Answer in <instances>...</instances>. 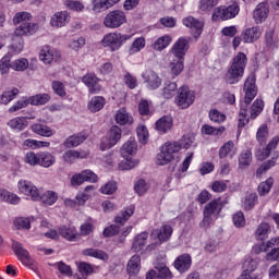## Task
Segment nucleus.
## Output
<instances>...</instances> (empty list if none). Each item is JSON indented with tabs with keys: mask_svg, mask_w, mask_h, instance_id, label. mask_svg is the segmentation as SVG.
Listing matches in <instances>:
<instances>
[{
	"mask_svg": "<svg viewBox=\"0 0 279 279\" xmlns=\"http://www.w3.org/2000/svg\"><path fill=\"white\" fill-rule=\"evenodd\" d=\"M195 143L194 135H184L180 142H167L160 147V151L156 156V165L165 167L169 162L175 160V154H180L183 149H189Z\"/></svg>",
	"mask_w": 279,
	"mask_h": 279,
	"instance_id": "1",
	"label": "nucleus"
},
{
	"mask_svg": "<svg viewBox=\"0 0 279 279\" xmlns=\"http://www.w3.org/2000/svg\"><path fill=\"white\" fill-rule=\"evenodd\" d=\"M247 64V56L243 52H239L231 63L229 70L225 75V80L227 84H239L241 82V77L245 73V66Z\"/></svg>",
	"mask_w": 279,
	"mask_h": 279,
	"instance_id": "2",
	"label": "nucleus"
},
{
	"mask_svg": "<svg viewBox=\"0 0 279 279\" xmlns=\"http://www.w3.org/2000/svg\"><path fill=\"white\" fill-rule=\"evenodd\" d=\"M38 32V25L32 22H23L17 26L13 33L12 49L15 53H21L23 51L24 41L23 36H34Z\"/></svg>",
	"mask_w": 279,
	"mask_h": 279,
	"instance_id": "3",
	"label": "nucleus"
},
{
	"mask_svg": "<svg viewBox=\"0 0 279 279\" xmlns=\"http://www.w3.org/2000/svg\"><path fill=\"white\" fill-rule=\"evenodd\" d=\"M228 204L227 201L221 199V197L214 198L207 205H205L203 209V221L201 223L202 228H208L210 223H213L214 219H218L219 215H221V210H223V206Z\"/></svg>",
	"mask_w": 279,
	"mask_h": 279,
	"instance_id": "4",
	"label": "nucleus"
},
{
	"mask_svg": "<svg viewBox=\"0 0 279 279\" xmlns=\"http://www.w3.org/2000/svg\"><path fill=\"white\" fill-rule=\"evenodd\" d=\"M137 145L136 141L134 140H129L121 148V156L124 158L119 165V169L121 171H128L130 169H134L136 165H138V161L134 160L130 156H134L136 154Z\"/></svg>",
	"mask_w": 279,
	"mask_h": 279,
	"instance_id": "5",
	"label": "nucleus"
},
{
	"mask_svg": "<svg viewBox=\"0 0 279 279\" xmlns=\"http://www.w3.org/2000/svg\"><path fill=\"white\" fill-rule=\"evenodd\" d=\"M132 39V35L121 33H108L101 39L102 47H107L110 51H119L124 43Z\"/></svg>",
	"mask_w": 279,
	"mask_h": 279,
	"instance_id": "6",
	"label": "nucleus"
},
{
	"mask_svg": "<svg viewBox=\"0 0 279 279\" xmlns=\"http://www.w3.org/2000/svg\"><path fill=\"white\" fill-rule=\"evenodd\" d=\"M125 23H128V15L119 9L110 11L104 19V25L108 29H119Z\"/></svg>",
	"mask_w": 279,
	"mask_h": 279,
	"instance_id": "7",
	"label": "nucleus"
},
{
	"mask_svg": "<svg viewBox=\"0 0 279 279\" xmlns=\"http://www.w3.org/2000/svg\"><path fill=\"white\" fill-rule=\"evenodd\" d=\"M256 254L260 252H268L266 260H275L279 252V238H272L267 242H263L259 246H254Z\"/></svg>",
	"mask_w": 279,
	"mask_h": 279,
	"instance_id": "8",
	"label": "nucleus"
},
{
	"mask_svg": "<svg viewBox=\"0 0 279 279\" xmlns=\"http://www.w3.org/2000/svg\"><path fill=\"white\" fill-rule=\"evenodd\" d=\"M174 101L179 108L186 110V108H191L195 101V92H192L189 86H182L179 88V94Z\"/></svg>",
	"mask_w": 279,
	"mask_h": 279,
	"instance_id": "9",
	"label": "nucleus"
},
{
	"mask_svg": "<svg viewBox=\"0 0 279 279\" xmlns=\"http://www.w3.org/2000/svg\"><path fill=\"white\" fill-rule=\"evenodd\" d=\"M244 106H248L254 101L256 95H258V87L256 86V76L254 74L248 75L244 83Z\"/></svg>",
	"mask_w": 279,
	"mask_h": 279,
	"instance_id": "10",
	"label": "nucleus"
},
{
	"mask_svg": "<svg viewBox=\"0 0 279 279\" xmlns=\"http://www.w3.org/2000/svg\"><path fill=\"white\" fill-rule=\"evenodd\" d=\"M119 141H121V128L113 125L108 132L107 137L102 138L100 143L101 151L111 149V147H114Z\"/></svg>",
	"mask_w": 279,
	"mask_h": 279,
	"instance_id": "11",
	"label": "nucleus"
},
{
	"mask_svg": "<svg viewBox=\"0 0 279 279\" xmlns=\"http://www.w3.org/2000/svg\"><path fill=\"white\" fill-rule=\"evenodd\" d=\"M260 36H263V27L260 26L247 27L241 33V38L245 45L258 43V40H260Z\"/></svg>",
	"mask_w": 279,
	"mask_h": 279,
	"instance_id": "12",
	"label": "nucleus"
},
{
	"mask_svg": "<svg viewBox=\"0 0 279 279\" xmlns=\"http://www.w3.org/2000/svg\"><path fill=\"white\" fill-rule=\"evenodd\" d=\"M17 189L23 195H29L33 202H38V198L40 197V192H38V187H36V185H34V183H32L31 181H19Z\"/></svg>",
	"mask_w": 279,
	"mask_h": 279,
	"instance_id": "13",
	"label": "nucleus"
},
{
	"mask_svg": "<svg viewBox=\"0 0 279 279\" xmlns=\"http://www.w3.org/2000/svg\"><path fill=\"white\" fill-rule=\"evenodd\" d=\"M11 247L23 265H34V260H32V257L29 256V251L25 250L23 244H21L19 241H13Z\"/></svg>",
	"mask_w": 279,
	"mask_h": 279,
	"instance_id": "14",
	"label": "nucleus"
},
{
	"mask_svg": "<svg viewBox=\"0 0 279 279\" xmlns=\"http://www.w3.org/2000/svg\"><path fill=\"white\" fill-rule=\"evenodd\" d=\"M189 39L181 37L179 38L171 48V53L174 58L179 60H184V56H186V51H189Z\"/></svg>",
	"mask_w": 279,
	"mask_h": 279,
	"instance_id": "15",
	"label": "nucleus"
},
{
	"mask_svg": "<svg viewBox=\"0 0 279 279\" xmlns=\"http://www.w3.org/2000/svg\"><path fill=\"white\" fill-rule=\"evenodd\" d=\"M183 25L191 29L194 38L201 37L202 32H204V22H202L193 16H187V17L183 19Z\"/></svg>",
	"mask_w": 279,
	"mask_h": 279,
	"instance_id": "16",
	"label": "nucleus"
},
{
	"mask_svg": "<svg viewBox=\"0 0 279 279\" xmlns=\"http://www.w3.org/2000/svg\"><path fill=\"white\" fill-rule=\"evenodd\" d=\"M279 143V136H275L266 147L263 145L259 146V148L256 150L255 156L257 160H267L269 158L271 151L278 147Z\"/></svg>",
	"mask_w": 279,
	"mask_h": 279,
	"instance_id": "17",
	"label": "nucleus"
},
{
	"mask_svg": "<svg viewBox=\"0 0 279 279\" xmlns=\"http://www.w3.org/2000/svg\"><path fill=\"white\" fill-rule=\"evenodd\" d=\"M82 82L87 86L92 95L101 93V85H99V77L95 73H87L83 76Z\"/></svg>",
	"mask_w": 279,
	"mask_h": 279,
	"instance_id": "18",
	"label": "nucleus"
},
{
	"mask_svg": "<svg viewBox=\"0 0 279 279\" xmlns=\"http://www.w3.org/2000/svg\"><path fill=\"white\" fill-rule=\"evenodd\" d=\"M173 235V227L171 225H162L159 229L151 232V236L158 239L159 243H167Z\"/></svg>",
	"mask_w": 279,
	"mask_h": 279,
	"instance_id": "19",
	"label": "nucleus"
},
{
	"mask_svg": "<svg viewBox=\"0 0 279 279\" xmlns=\"http://www.w3.org/2000/svg\"><path fill=\"white\" fill-rule=\"evenodd\" d=\"M269 16V4L267 2H260L257 4L255 10L253 11V20L256 25H260V23H265L267 17Z\"/></svg>",
	"mask_w": 279,
	"mask_h": 279,
	"instance_id": "20",
	"label": "nucleus"
},
{
	"mask_svg": "<svg viewBox=\"0 0 279 279\" xmlns=\"http://www.w3.org/2000/svg\"><path fill=\"white\" fill-rule=\"evenodd\" d=\"M142 77L150 90H156V88H160L162 85V80L151 70H146Z\"/></svg>",
	"mask_w": 279,
	"mask_h": 279,
	"instance_id": "21",
	"label": "nucleus"
},
{
	"mask_svg": "<svg viewBox=\"0 0 279 279\" xmlns=\"http://www.w3.org/2000/svg\"><path fill=\"white\" fill-rule=\"evenodd\" d=\"M71 21V14L66 11L56 12L50 19L51 27H56L57 29L60 27H64Z\"/></svg>",
	"mask_w": 279,
	"mask_h": 279,
	"instance_id": "22",
	"label": "nucleus"
},
{
	"mask_svg": "<svg viewBox=\"0 0 279 279\" xmlns=\"http://www.w3.org/2000/svg\"><path fill=\"white\" fill-rule=\"evenodd\" d=\"M257 267L258 260L247 257L242 265L243 274L238 279H256L252 276V271H255Z\"/></svg>",
	"mask_w": 279,
	"mask_h": 279,
	"instance_id": "23",
	"label": "nucleus"
},
{
	"mask_svg": "<svg viewBox=\"0 0 279 279\" xmlns=\"http://www.w3.org/2000/svg\"><path fill=\"white\" fill-rule=\"evenodd\" d=\"M58 56L59 54L56 49L46 45L40 49L39 60L44 62V64H51V62H53Z\"/></svg>",
	"mask_w": 279,
	"mask_h": 279,
	"instance_id": "24",
	"label": "nucleus"
},
{
	"mask_svg": "<svg viewBox=\"0 0 279 279\" xmlns=\"http://www.w3.org/2000/svg\"><path fill=\"white\" fill-rule=\"evenodd\" d=\"M193 260L191 255L182 254L174 260V267L180 274H184V271H189L191 269Z\"/></svg>",
	"mask_w": 279,
	"mask_h": 279,
	"instance_id": "25",
	"label": "nucleus"
},
{
	"mask_svg": "<svg viewBox=\"0 0 279 279\" xmlns=\"http://www.w3.org/2000/svg\"><path fill=\"white\" fill-rule=\"evenodd\" d=\"M171 128H173V118L170 116H163L156 122V130L160 134H167Z\"/></svg>",
	"mask_w": 279,
	"mask_h": 279,
	"instance_id": "26",
	"label": "nucleus"
},
{
	"mask_svg": "<svg viewBox=\"0 0 279 279\" xmlns=\"http://www.w3.org/2000/svg\"><path fill=\"white\" fill-rule=\"evenodd\" d=\"M59 234L66 239V241H77V236H80V233H77V229L73 226H62L59 228Z\"/></svg>",
	"mask_w": 279,
	"mask_h": 279,
	"instance_id": "27",
	"label": "nucleus"
},
{
	"mask_svg": "<svg viewBox=\"0 0 279 279\" xmlns=\"http://www.w3.org/2000/svg\"><path fill=\"white\" fill-rule=\"evenodd\" d=\"M234 158L236 156V146H234V142L228 141L225 143L219 149V158Z\"/></svg>",
	"mask_w": 279,
	"mask_h": 279,
	"instance_id": "28",
	"label": "nucleus"
},
{
	"mask_svg": "<svg viewBox=\"0 0 279 279\" xmlns=\"http://www.w3.org/2000/svg\"><path fill=\"white\" fill-rule=\"evenodd\" d=\"M126 271L129 276H137L138 271H141V255H133L128 265Z\"/></svg>",
	"mask_w": 279,
	"mask_h": 279,
	"instance_id": "29",
	"label": "nucleus"
},
{
	"mask_svg": "<svg viewBox=\"0 0 279 279\" xmlns=\"http://www.w3.org/2000/svg\"><path fill=\"white\" fill-rule=\"evenodd\" d=\"M8 125L11 130H15L16 132H23L29 125L27 118L25 117H15L8 122Z\"/></svg>",
	"mask_w": 279,
	"mask_h": 279,
	"instance_id": "30",
	"label": "nucleus"
},
{
	"mask_svg": "<svg viewBox=\"0 0 279 279\" xmlns=\"http://www.w3.org/2000/svg\"><path fill=\"white\" fill-rule=\"evenodd\" d=\"M271 234V225L267 222H260L255 231V239L257 241H265Z\"/></svg>",
	"mask_w": 279,
	"mask_h": 279,
	"instance_id": "31",
	"label": "nucleus"
},
{
	"mask_svg": "<svg viewBox=\"0 0 279 279\" xmlns=\"http://www.w3.org/2000/svg\"><path fill=\"white\" fill-rule=\"evenodd\" d=\"M104 106H106V98L104 96H95L89 100L87 108L90 112L95 113L104 110Z\"/></svg>",
	"mask_w": 279,
	"mask_h": 279,
	"instance_id": "32",
	"label": "nucleus"
},
{
	"mask_svg": "<svg viewBox=\"0 0 279 279\" xmlns=\"http://www.w3.org/2000/svg\"><path fill=\"white\" fill-rule=\"evenodd\" d=\"M147 239H149V233L146 231L137 234L132 244L133 252H141V250L147 245Z\"/></svg>",
	"mask_w": 279,
	"mask_h": 279,
	"instance_id": "33",
	"label": "nucleus"
},
{
	"mask_svg": "<svg viewBox=\"0 0 279 279\" xmlns=\"http://www.w3.org/2000/svg\"><path fill=\"white\" fill-rule=\"evenodd\" d=\"M88 156L84 150H68L63 154L64 162H75V160L84 159Z\"/></svg>",
	"mask_w": 279,
	"mask_h": 279,
	"instance_id": "34",
	"label": "nucleus"
},
{
	"mask_svg": "<svg viewBox=\"0 0 279 279\" xmlns=\"http://www.w3.org/2000/svg\"><path fill=\"white\" fill-rule=\"evenodd\" d=\"M172 41L173 38L171 35H163L153 44V49L155 51H165V49H167V47H169Z\"/></svg>",
	"mask_w": 279,
	"mask_h": 279,
	"instance_id": "35",
	"label": "nucleus"
},
{
	"mask_svg": "<svg viewBox=\"0 0 279 279\" xmlns=\"http://www.w3.org/2000/svg\"><path fill=\"white\" fill-rule=\"evenodd\" d=\"M116 122L119 125H132L134 120L132 119V117H130V113H128V110H125V108H121L116 113Z\"/></svg>",
	"mask_w": 279,
	"mask_h": 279,
	"instance_id": "36",
	"label": "nucleus"
},
{
	"mask_svg": "<svg viewBox=\"0 0 279 279\" xmlns=\"http://www.w3.org/2000/svg\"><path fill=\"white\" fill-rule=\"evenodd\" d=\"M38 201L45 206H53L58 202V193L54 191H46L43 195L39 194Z\"/></svg>",
	"mask_w": 279,
	"mask_h": 279,
	"instance_id": "37",
	"label": "nucleus"
},
{
	"mask_svg": "<svg viewBox=\"0 0 279 279\" xmlns=\"http://www.w3.org/2000/svg\"><path fill=\"white\" fill-rule=\"evenodd\" d=\"M87 138L88 136L82 133L77 135H72L65 140L64 147H78V145H82V143H84V141H86Z\"/></svg>",
	"mask_w": 279,
	"mask_h": 279,
	"instance_id": "38",
	"label": "nucleus"
},
{
	"mask_svg": "<svg viewBox=\"0 0 279 279\" xmlns=\"http://www.w3.org/2000/svg\"><path fill=\"white\" fill-rule=\"evenodd\" d=\"M134 210H136L134 205L126 207L120 213V215L116 217V223H119V226H125V222L130 219V217H132V215H134Z\"/></svg>",
	"mask_w": 279,
	"mask_h": 279,
	"instance_id": "39",
	"label": "nucleus"
},
{
	"mask_svg": "<svg viewBox=\"0 0 279 279\" xmlns=\"http://www.w3.org/2000/svg\"><path fill=\"white\" fill-rule=\"evenodd\" d=\"M121 0H96L94 4V12H104V10H110L117 3H120Z\"/></svg>",
	"mask_w": 279,
	"mask_h": 279,
	"instance_id": "40",
	"label": "nucleus"
},
{
	"mask_svg": "<svg viewBox=\"0 0 279 279\" xmlns=\"http://www.w3.org/2000/svg\"><path fill=\"white\" fill-rule=\"evenodd\" d=\"M202 134L206 136H221L226 132V126H210V124H205L201 129Z\"/></svg>",
	"mask_w": 279,
	"mask_h": 279,
	"instance_id": "41",
	"label": "nucleus"
},
{
	"mask_svg": "<svg viewBox=\"0 0 279 279\" xmlns=\"http://www.w3.org/2000/svg\"><path fill=\"white\" fill-rule=\"evenodd\" d=\"M51 143L37 140H25L22 144L23 149H40V147H49Z\"/></svg>",
	"mask_w": 279,
	"mask_h": 279,
	"instance_id": "42",
	"label": "nucleus"
},
{
	"mask_svg": "<svg viewBox=\"0 0 279 279\" xmlns=\"http://www.w3.org/2000/svg\"><path fill=\"white\" fill-rule=\"evenodd\" d=\"M32 131L35 134H38L39 136H46L47 138H49V136H53V134H56V132L53 130H51V128L45 125V124H33L32 125Z\"/></svg>",
	"mask_w": 279,
	"mask_h": 279,
	"instance_id": "43",
	"label": "nucleus"
},
{
	"mask_svg": "<svg viewBox=\"0 0 279 279\" xmlns=\"http://www.w3.org/2000/svg\"><path fill=\"white\" fill-rule=\"evenodd\" d=\"M53 165H56V156L51 153H40L39 167L49 169V167H53Z\"/></svg>",
	"mask_w": 279,
	"mask_h": 279,
	"instance_id": "44",
	"label": "nucleus"
},
{
	"mask_svg": "<svg viewBox=\"0 0 279 279\" xmlns=\"http://www.w3.org/2000/svg\"><path fill=\"white\" fill-rule=\"evenodd\" d=\"M83 256H90L92 258H98V260H108V254L97 248H85L82 251Z\"/></svg>",
	"mask_w": 279,
	"mask_h": 279,
	"instance_id": "45",
	"label": "nucleus"
},
{
	"mask_svg": "<svg viewBox=\"0 0 279 279\" xmlns=\"http://www.w3.org/2000/svg\"><path fill=\"white\" fill-rule=\"evenodd\" d=\"M36 219L34 216L31 217H20L14 220V226L17 228V230H29L32 228V221H35Z\"/></svg>",
	"mask_w": 279,
	"mask_h": 279,
	"instance_id": "46",
	"label": "nucleus"
},
{
	"mask_svg": "<svg viewBox=\"0 0 279 279\" xmlns=\"http://www.w3.org/2000/svg\"><path fill=\"white\" fill-rule=\"evenodd\" d=\"M276 160H278V155H277V153H275V156H274L270 160L264 162V163L257 169V171H256L257 178H263L264 173H267V171H269V170L271 169V167H276Z\"/></svg>",
	"mask_w": 279,
	"mask_h": 279,
	"instance_id": "47",
	"label": "nucleus"
},
{
	"mask_svg": "<svg viewBox=\"0 0 279 279\" xmlns=\"http://www.w3.org/2000/svg\"><path fill=\"white\" fill-rule=\"evenodd\" d=\"M146 40L145 37H138L136 38L131 47L129 48V54L134 56L135 53H138L145 49Z\"/></svg>",
	"mask_w": 279,
	"mask_h": 279,
	"instance_id": "48",
	"label": "nucleus"
},
{
	"mask_svg": "<svg viewBox=\"0 0 279 279\" xmlns=\"http://www.w3.org/2000/svg\"><path fill=\"white\" fill-rule=\"evenodd\" d=\"M16 95H19V88L14 87L11 90H5L0 96V104L8 106L10 101H14L16 99Z\"/></svg>",
	"mask_w": 279,
	"mask_h": 279,
	"instance_id": "49",
	"label": "nucleus"
},
{
	"mask_svg": "<svg viewBox=\"0 0 279 279\" xmlns=\"http://www.w3.org/2000/svg\"><path fill=\"white\" fill-rule=\"evenodd\" d=\"M170 71L174 77H178L184 71V59H173L170 62Z\"/></svg>",
	"mask_w": 279,
	"mask_h": 279,
	"instance_id": "50",
	"label": "nucleus"
},
{
	"mask_svg": "<svg viewBox=\"0 0 279 279\" xmlns=\"http://www.w3.org/2000/svg\"><path fill=\"white\" fill-rule=\"evenodd\" d=\"M1 202H8V204H19L21 197L19 195L10 193L8 190H0Z\"/></svg>",
	"mask_w": 279,
	"mask_h": 279,
	"instance_id": "51",
	"label": "nucleus"
},
{
	"mask_svg": "<svg viewBox=\"0 0 279 279\" xmlns=\"http://www.w3.org/2000/svg\"><path fill=\"white\" fill-rule=\"evenodd\" d=\"M271 186H274V178H268L266 181L259 183L257 187V193L260 197H265V195H269V191H271Z\"/></svg>",
	"mask_w": 279,
	"mask_h": 279,
	"instance_id": "52",
	"label": "nucleus"
},
{
	"mask_svg": "<svg viewBox=\"0 0 279 279\" xmlns=\"http://www.w3.org/2000/svg\"><path fill=\"white\" fill-rule=\"evenodd\" d=\"M50 99L51 96H49V94H37L29 97V104L32 106H45Z\"/></svg>",
	"mask_w": 279,
	"mask_h": 279,
	"instance_id": "53",
	"label": "nucleus"
},
{
	"mask_svg": "<svg viewBox=\"0 0 279 279\" xmlns=\"http://www.w3.org/2000/svg\"><path fill=\"white\" fill-rule=\"evenodd\" d=\"M24 162L31 167L40 166V153L28 151L24 157Z\"/></svg>",
	"mask_w": 279,
	"mask_h": 279,
	"instance_id": "54",
	"label": "nucleus"
},
{
	"mask_svg": "<svg viewBox=\"0 0 279 279\" xmlns=\"http://www.w3.org/2000/svg\"><path fill=\"white\" fill-rule=\"evenodd\" d=\"M11 69L17 72L27 71L29 69V61L25 58L16 59L11 62Z\"/></svg>",
	"mask_w": 279,
	"mask_h": 279,
	"instance_id": "55",
	"label": "nucleus"
},
{
	"mask_svg": "<svg viewBox=\"0 0 279 279\" xmlns=\"http://www.w3.org/2000/svg\"><path fill=\"white\" fill-rule=\"evenodd\" d=\"M268 138H269V129L267 128V124H263L257 130L256 140L258 141L259 145H265Z\"/></svg>",
	"mask_w": 279,
	"mask_h": 279,
	"instance_id": "56",
	"label": "nucleus"
},
{
	"mask_svg": "<svg viewBox=\"0 0 279 279\" xmlns=\"http://www.w3.org/2000/svg\"><path fill=\"white\" fill-rule=\"evenodd\" d=\"M12 56L11 54H5L2 57L0 60V73L1 75H8L10 73V69H12Z\"/></svg>",
	"mask_w": 279,
	"mask_h": 279,
	"instance_id": "57",
	"label": "nucleus"
},
{
	"mask_svg": "<svg viewBox=\"0 0 279 279\" xmlns=\"http://www.w3.org/2000/svg\"><path fill=\"white\" fill-rule=\"evenodd\" d=\"M252 165V150H246L240 154L239 156V167L240 169H245Z\"/></svg>",
	"mask_w": 279,
	"mask_h": 279,
	"instance_id": "58",
	"label": "nucleus"
},
{
	"mask_svg": "<svg viewBox=\"0 0 279 279\" xmlns=\"http://www.w3.org/2000/svg\"><path fill=\"white\" fill-rule=\"evenodd\" d=\"M257 202L258 195H256V193L247 194L243 201L244 210H252V208L256 206Z\"/></svg>",
	"mask_w": 279,
	"mask_h": 279,
	"instance_id": "59",
	"label": "nucleus"
},
{
	"mask_svg": "<svg viewBox=\"0 0 279 279\" xmlns=\"http://www.w3.org/2000/svg\"><path fill=\"white\" fill-rule=\"evenodd\" d=\"M211 21L214 23H219V21H228L226 15V9L223 5L217 7L213 14H211Z\"/></svg>",
	"mask_w": 279,
	"mask_h": 279,
	"instance_id": "60",
	"label": "nucleus"
},
{
	"mask_svg": "<svg viewBox=\"0 0 279 279\" xmlns=\"http://www.w3.org/2000/svg\"><path fill=\"white\" fill-rule=\"evenodd\" d=\"M263 108H265V102L263 99L257 98L251 109V119H256L263 112Z\"/></svg>",
	"mask_w": 279,
	"mask_h": 279,
	"instance_id": "61",
	"label": "nucleus"
},
{
	"mask_svg": "<svg viewBox=\"0 0 279 279\" xmlns=\"http://www.w3.org/2000/svg\"><path fill=\"white\" fill-rule=\"evenodd\" d=\"M27 106H29V98L22 97L9 108V112H19V110H23V108H27Z\"/></svg>",
	"mask_w": 279,
	"mask_h": 279,
	"instance_id": "62",
	"label": "nucleus"
},
{
	"mask_svg": "<svg viewBox=\"0 0 279 279\" xmlns=\"http://www.w3.org/2000/svg\"><path fill=\"white\" fill-rule=\"evenodd\" d=\"M240 10L241 9L236 3L225 7V14L227 16V21H230V19H235L239 15Z\"/></svg>",
	"mask_w": 279,
	"mask_h": 279,
	"instance_id": "63",
	"label": "nucleus"
},
{
	"mask_svg": "<svg viewBox=\"0 0 279 279\" xmlns=\"http://www.w3.org/2000/svg\"><path fill=\"white\" fill-rule=\"evenodd\" d=\"M78 271L83 276L81 278L86 279V277L90 276V274H93V271H95V269L93 268V266L90 264L85 263V262H81L78 264Z\"/></svg>",
	"mask_w": 279,
	"mask_h": 279,
	"instance_id": "64",
	"label": "nucleus"
}]
</instances>
